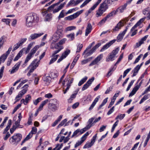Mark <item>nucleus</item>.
Here are the masks:
<instances>
[{"instance_id": "obj_57", "label": "nucleus", "mask_w": 150, "mask_h": 150, "mask_svg": "<svg viewBox=\"0 0 150 150\" xmlns=\"http://www.w3.org/2000/svg\"><path fill=\"white\" fill-rule=\"evenodd\" d=\"M89 128H88V127H87V126H86L84 128L81 129H79V131H80V134H81L83 133L84 132H86V130H87L89 129Z\"/></svg>"}, {"instance_id": "obj_24", "label": "nucleus", "mask_w": 150, "mask_h": 150, "mask_svg": "<svg viewBox=\"0 0 150 150\" xmlns=\"http://www.w3.org/2000/svg\"><path fill=\"white\" fill-rule=\"evenodd\" d=\"M127 6V4H125L124 5L118 8L116 10H115L116 13H117L119 11L121 13L123 12L126 9Z\"/></svg>"}, {"instance_id": "obj_55", "label": "nucleus", "mask_w": 150, "mask_h": 150, "mask_svg": "<svg viewBox=\"0 0 150 150\" xmlns=\"http://www.w3.org/2000/svg\"><path fill=\"white\" fill-rule=\"evenodd\" d=\"M76 93H75L71 95L70 98L68 100L69 103H71L72 102V100L76 97Z\"/></svg>"}, {"instance_id": "obj_64", "label": "nucleus", "mask_w": 150, "mask_h": 150, "mask_svg": "<svg viewBox=\"0 0 150 150\" xmlns=\"http://www.w3.org/2000/svg\"><path fill=\"white\" fill-rule=\"evenodd\" d=\"M120 91H117L116 93L114 95L113 98L112 99L115 101L116 99V97H118L119 93H120Z\"/></svg>"}, {"instance_id": "obj_14", "label": "nucleus", "mask_w": 150, "mask_h": 150, "mask_svg": "<svg viewBox=\"0 0 150 150\" xmlns=\"http://www.w3.org/2000/svg\"><path fill=\"white\" fill-rule=\"evenodd\" d=\"M146 17H145L140 19L137 23L131 29V31L133 30L135 28H136L138 26H139L140 25L145 21Z\"/></svg>"}, {"instance_id": "obj_44", "label": "nucleus", "mask_w": 150, "mask_h": 150, "mask_svg": "<svg viewBox=\"0 0 150 150\" xmlns=\"http://www.w3.org/2000/svg\"><path fill=\"white\" fill-rule=\"evenodd\" d=\"M67 37L70 40L72 41L74 38V33H73L68 34L67 35Z\"/></svg>"}, {"instance_id": "obj_22", "label": "nucleus", "mask_w": 150, "mask_h": 150, "mask_svg": "<svg viewBox=\"0 0 150 150\" xmlns=\"http://www.w3.org/2000/svg\"><path fill=\"white\" fill-rule=\"evenodd\" d=\"M65 4V2H64L63 3L61 4L57 8H56L55 9H54L53 10V13H54L58 12L59 11L63 8Z\"/></svg>"}, {"instance_id": "obj_42", "label": "nucleus", "mask_w": 150, "mask_h": 150, "mask_svg": "<svg viewBox=\"0 0 150 150\" xmlns=\"http://www.w3.org/2000/svg\"><path fill=\"white\" fill-rule=\"evenodd\" d=\"M80 55L79 54H77L76 56L72 62L71 66H74L76 64V62L80 57Z\"/></svg>"}, {"instance_id": "obj_18", "label": "nucleus", "mask_w": 150, "mask_h": 150, "mask_svg": "<svg viewBox=\"0 0 150 150\" xmlns=\"http://www.w3.org/2000/svg\"><path fill=\"white\" fill-rule=\"evenodd\" d=\"M52 42L51 44L50 48L51 49H58V48L60 47H62V46L59 45V43H57L56 44V42L57 41L56 40L54 41V40L52 39Z\"/></svg>"}, {"instance_id": "obj_7", "label": "nucleus", "mask_w": 150, "mask_h": 150, "mask_svg": "<svg viewBox=\"0 0 150 150\" xmlns=\"http://www.w3.org/2000/svg\"><path fill=\"white\" fill-rule=\"evenodd\" d=\"M12 50V46L10 47L8 50L5 53L3 54L0 57V65L2 63H3L7 57L8 55L10 53Z\"/></svg>"}, {"instance_id": "obj_19", "label": "nucleus", "mask_w": 150, "mask_h": 150, "mask_svg": "<svg viewBox=\"0 0 150 150\" xmlns=\"http://www.w3.org/2000/svg\"><path fill=\"white\" fill-rule=\"evenodd\" d=\"M52 101L56 102V99L51 100H50L51 103H49L48 106V107L51 109L52 110H55L57 109V107L55 104L52 103Z\"/></svg>"}, {"instance_id": "obj_4", "label": "nucleus", "mask_w": 150, "mask_h": 150, "mask_svg": "<svg viewBox=\"0 0 150 150\" xmlns=\"http://www.w3.org/2000/svg\"><path fill=\"white\" fill-rule=\"evenodd\" d=\"M22 138V135L21 134H16L10 138L9 142L12 144H15L20 141Z\"/></svg>"}, {"instance_id": "obj_59", "label": "nucleus", "mask_w": 150, "mask_h": 150, "mask_svg": "<svg viewBox=\"0 0 150 150\" xmlns=\"http://www.w3.org/2000/svg\"><path fill=\"white\" fill-rule=\"evenodd\" d=\"M143 56V54H140L135 59V61L134 62V64L137 63Z\"/></svg>"}, {"instance_id": "obj_5", "label": "nucleus", "mask_w": 150, "mask_h": 150, "mask_svg": "<svg viewBox=\"0 0 150 150\" xmlns=\"http://www.w3.org/2000/svg\"><path fill=\"white\" fill-rule=\"evenodd\" d=\"M40 46L37 45L35 46L31 50L30 52L27 55L25 59L24 63L25 64L28 62L31 58L33 55L35 54L37 50L39 49Z\"/></svg>"}, {"instance_id": "obj_36", "label": "nucleus", "mask_w": 150, "mask_h": 150, "mask_svg": "<svg viewBox=\"0 0 150 150\" xmlns=\"http://www.w3.org/2000/svg\"><path fill=\"white\" fill-rule=\"evenodd\" d=\"M51 79V77L50 76H47L46 74L42 78V79L44 81H46L48 83L50 82Z\"/></svg>"}, {"instance_id": "obj_33", "label": "nucleus", "mask_w": 150, "mask_h": 150, "mask_svg": "<svg viewBox=\"0 0 150 150\" xmlns=\"http://www.w3.org/2000/svg\"><path fill=\"white\" fill-rule=\"evenodd\" d=\"M5 36H3L0 38V50L3 47V46L5 41Z\"/></svg>"}, {"instance_id": "obj_37", "label": "nucleus", "mask_w": 150, "mask_h": 150, "mask_svg": "<svg viewBox=\"0 0 150 150\" xmlns=\"http://www.w3.org/2000/svg\"><path fill=\"white\" fill-rule=\"evenodd\" d=\"M97 6L95 4L87 12H86L85 15L86 16H88V14L91 13V11L94 10Z\"/></svg>"}, {"instance_id": "obj_60", "label": "nucleus", "mask_w": 150, "mask_h": 150, "mask_svg": "<svg viewBox=\"0 0 150 150\" xmlns=\"http://www.w3.org/2000/svg\"><path fill=\"white\" fill-rule=\"evenodd\" d=\"M137 29H135V28L133 30L131 31V30H130L129 33H131V36L133 37L137 33Z\"/></svg>"}, {"instance_id": "obj_53", "label": "nucleus", "mask_w": 150, "mask_h": 150, "mask_svg": "<svg viewBox=\"0 0 150 150\" xmlns=\"http://www.w3.org/2000/svg\"><path fill=\"white\" fill-rule=\"evenodd\" d=\"M63 49V47H60L58 48V49H57V50L54 52L52 54V56L54 57V56H56L55 55L59 52L61 50Z\"/></svg>"}, {"instance_id": "obj_49", "label": "nucleus", "mask_w": 150, "mask_h": 150, "mask_svg": "<svg viewBox=\"0 0 150 150\" xmlns=\"http://www.w3.org/2000/svg\"><path fill=\"white\" fill-rule=\"evenodd\" d=\"M108 99V98H106L103 100L101 104L99 105L98 108V109L99 110L103 106H104L106 103L107 102Z\"/></svg>"}, {"instance_id": "obj_8", "label": "nucleus", "mask_w": 150, "mask_h": 150, "mask_svg": "<svg viewBox=\"0 0 150 150\" xmlns=\"http://www.w3.org/2000/svg\"><path fill=\"white\" fill-rule=\"evenodd\" d=\"M83 11V10H81L80 11L77 12L76 13H74L73 14L68 16L65 18L66 20H71L75 18H76L80 14L82 13Z\"/></svg>"}, {"instance_id": "obj_31", "label": "nucleus", "mask_w": 150, "mask_h": 150, "mask_svg": "<svg viewBox=\"0 0 150 150\" xmlns=\"http://www.w3.org/2000/svg\"><path fill=\"white\" fill-rule=\"evenodd\" d=\"M69 78H70V77L66 78L65 79V80H64V81H63L62 82V83L63 86H64V85L65 82V81H68L67 84H68L70 85V86H71V84L72 83V82L74 81V79L73 78H72L71 79V80H70V81H69V80H70Z\"/></svg>"}, {"instance_id": "obj_25", "label": "nucleus", "mask_w": 150, "mask_h": 150, "mask_svg": "<svg viewBox=\"0 0 150 150\" xmlns=\"http://www.w3.org/2000/svg\"><path fill=\"white\" fill-rule=\"evenodd\" d=\"M101 45L100 43H99L96 44L90 50L89 52L87 53V54H92L93 52H95L96 49L99 47Z\"/></svg>"}, {"instance_id": "obj_28", "label": "nucleus", "mask_w": 150, "mask_h": 150, "mask_svg": "<svg viewBox=\"0 0 150 150\" xmlns=\"http://www.w3.org/2000/svg\"><path fill=\"white\" fill-rule=\"evenodd\" d=\"M122 24L123 23L121 21H120L113 29V30L114 31H118L122 26Z\"/></svg>"}, {"instance_id": "obj_50", "label": "nucleus", "mask_w": 150, "mask_h": 150, "mask_svg": "<svg viewBox=\"0 0 150 150\" xmlns=\"http://www.w3.org/2000/svg\"><path fill=\"white\" fill-rule=\"evenodd\" d=\"M93 58L92 57L89 58L85 60H83L81 62L82 65H84L88 63V61L91 60Z\"/></svg>"}, {"instance_id": "obj_15", "label": "nucleus", "mask_w": 150, "mask_h": 150, "mask_svg": "<svg viewBox=\"0 0 150 150\" xmlns=\"http://www.w3.org/2000/svg\"><path fill=\"white\" fill-rule=\"evenodd\" d=\"M43 34L44 33H43L32 34L30 35L29 38V39L30 40L35 39L37 38L40 37L43 35Z\"/></svg>"}, {"instance_id": "obj_30", "label": "nucleus", "mask_w": 150, "mask_h": 150, "mask_svg": "<svg viewBox=\"0 0 150 150\" xmlns=\"http://www.w3.org/2000/svg\"><path fill=\"white\" fill-rule=\"evenodd\" d=\"M36 67L37 66H29L28 67L27 69H30V70L27 74L28 76H30L31 75V73H32L34 70L36 69Z\"/></svg>"}, {"instance_id": "obj_63", "label": "nucleus", "mask_w": 150, "mask_h": 150, "mask_svg": "<svg viewBox=\"0 0 150 150\" xmlns=\"http://www.w3.org/2000/svg\"><path fill=\"white\" fill-rule=\"evenodd\" d=\"M65 11L64 10H62L60 13L59 16H58V19H59L61 18H63L64 17V12Z\"/></svg>"}, {"instance_id": "obj_35", "label": "nucleus", "mask_w": 150, "mask_h": 150, "mask_svg": "<svg viewBox=\"0 0 150 150\" xmlns=\"http://www.w3.org/2000/svg\"><path fill=\"white\" fill-rule=\"evenodd\" d=\"M141 66H136L132 71L133 74L132 75V76H135L138 73L139 70L140 69Z\"/></svg>"}, {"instance_id": "obj_21", "label": "nucleus", "mask_w": 150, "mask_h": 150, "mask_svg": "<svg viewBox=\"0 0 150 150\" xmlns=\"http://www.w3.org/2000/svg\"><path fill=\"white\" fill-rule=\"evenodd\" d=\"M92 27L90 23H88L86 30L85 35L87 36L88 34L90 33L92 30Z\"/></svg>"}, {"instance_id": "obj_34", "label": "nucleus", "mask_w": 150, "mask_h": 150, "mask_svg": "<svg viewBox=\"0 0 150 150\" xmlns=\"http://www.w3.org/2000/svg\"><path fill=\"white\" fill-rule=\"evenodd\" d=\"M8 125L5 128V129L4 130V132H3V134H4L6 133L7 132V131L10 129L11 126L12 124V122H11V120H9L8 121Z\"/></svg>"}, {"instance_id": "obj_46", "label": "nucleus", "mask_w": 150, "mask_h": 150, "mask_svg": "<svg viewBox=\"0 0 150 150\" xmlns=\"http://www.w3.org/2000/svg\"><path fill=\"white\" fill-rule=\"evenodd\" d=\"M94 144L91 142L86 143L83 147V148H88L91 147Z\"/></svg>"}, {"instance_id": "obj_58", "label": "nucleus", "mask_w": 150, "mask_h": 150, "mask_svg": "<svg viewBox=\"0 0 150 150\" xmlns=\"http://www.w3.org/2000/svg\"><path fill=\"white\" fill-rule=\"evenodd\" d=\"M76 28V27L74 26H69L68 27H67L65 29L66 31H71L73 30H74Z\"/></svg>"}, {"instance_id": "obj_32", "label": "nucleus", "mask_w": 150, "mask_h": 150, "mask_svg": "<svg viewBox=\"0 0 150 150\" xmlns=\"http://www.w3.org/2000/svg\"><path fill=\"white\" fill-rule=\"evenodd\" d=\"M28 87V85L27 84H25L23 87V88H25L23 89L22 90L19 92V93L21 95V96H22L27 91V88Z\"/></svg>"}, {"instance_id": "obj_48", "label": "nucleus", "mask_w": 150, "mask_h": 150, "mask_svg": "<svg viewBox=\"0 0 150 150\" xmlns=\"http://www.w3.org/2000/svg\"><path fill=\"white\" fill-rule=\"evenodd\" d=\"M125 114H119L115 118V119L116 120H117L118 119H119L120 120H122L123 119V118L125 116Z\"/></svg>"}, {"instance_id": "obj_62", "label": "nucleus", "mask_w": 150, "mask_h": 150, "mask_svg": "<svg viewBox=\"0 0 150 150\" xmlns=\"http://www.w3.org/2000/svg\"><path fill=\"white\" fill-rule=\"evenodd\" d=\"M132 69L130 68L127 69L124 72L123 75V78H125L127 74H128L129 71L131 70Z\"/></svg>"}, {"instance_id": "obj_16", "label": "nucleus", "mask_w": 150, "mask_h": 150, "mask_svg": "<svg viewBox=\"0 0 150 150\" xmlns=\"http://www.w3.org/2000/svg\"><path fill=\"white\" fill-rule=\"evenodd\" d=\"M103 57V55L100 54L90 64V65H95L97 64L101 60Z\"/></svg>"}, {"instance_id": "obj_27", "label": "nucleus", "mask_w": 150, "mask_h": 150, "mask_svg": "<svg viewBox=\"0 0 150 150\" xmlns=\"http://www.w3.org/2000/svg\"><path fill=\"white\" fill-rule=\"evenodd\" d=\"M122 24L123 23L121 21H120L113 29V30L114 31H118L122 26Z\"/></svg>"}, {"instance_id": "obj_20", "label": "nucleus", "mask_w": 150, "mask_h": 150, "mask_svg": "<svg viewBox=\"0 0 150 150\" xmlns=\"http://www.w3.org/2000/svg\"><path fill=\"white\" fill-rule=\"evenodd\" d=\"M45 54V52H44L39 57L40 60L39 61H37V59H35L32 62V64H33L34 65V66H38V65H39L40 60L43 58Z\"/></svg>"}, {"instance_id": "obj_9", "label": "nucleus", "mask_w": 150, "mask_h": 150, "mask_svg": "<svg viewBox=\"0 0 150 150\" xmlns=\"http://www.w3.org/2000/svg\"><path fill=\"white\" fill-rule=\"evenodd\" d=\"M89 134V133L88 132L85 133L83 136L81 137L80 141H78V142L75 144L74 145V147L76 148L79 146L81 145L86 139L87 137Z\"/></svg>"}, {"instance_id": "obj_17", "label": "nucleus", "mask_w": 150, "mask_h": 150, "mask_svg": "<svg viewBox=\"0 0 150 150\" xmlns=\"http://www.w3.org/2000/svg\"><path fill=\"white\" fill-rule=\"evenodd\" d=\"M148 35H146L143 37L138 42L136 43V46L137 47H139L141 45L144 43V42L146 40V39L148 37Z\"/></svg>"}, {"instance_id": "obj_39", "label": "nucleus", "mask_w": 150, "mask_h": 150, "mask_svg": "<svg viewBox=\"0 0 150 150\" xmlns=\"http://www.w3.org/2000/svg\"><path fill=\"white\" fill-rule=\"evenodd\" d=\"M49 101V100L46 99L44 101H42L40 105L39 108V109H41V110L43 108V107L47 104L48 102Z\"/></svg>"}, {"instance_id": "obj_43", "label": "nucleus", "mask_w": 150, "mask_h": 150, "mask_svg": "<svg viewBox=\"0 0 150 150\" xmlns=\"http://www.w3.org/2000/svg\"><path fill=\"white\" fill-rule=\"evenodd\" d=\"M138 90V89L134 86L132 91L129 93V96H131L134 95Z\"/></svg>"}, {"instance_id": "obj_41", "label": "nucleus", "mask_w": 150, "mask_h": 150, "mask_svg": "<svg viewBox=\"0 0 150 150\" xmlns=\"http://www.w3.org/2000/svg\"><path fill=\"white\" fill-rule=\"evenodd\" d=\"M88 78L87 76H86L84 78H83L81 81H80L78 83V85L79 86H80L83 84L87 80Z\"/></svg>"}, {"instance_id": "obj_1", "label": "nucleus", "mask_w": 150, "mask_h": 150, "mask_svg": "<svg viewBox=\"0 0 150 150\" xmlns=\"http://www.w3.org/2000/svg\"><path fill=\"white\" fill-rule=\"evenodd\" d=\"M39 18L37 14L34 13H31L27 14L26 18V25L29 27H32L33 23H37Z\"/></svg>"}, {"instance_id": "obj_13", "label": "nucleus", "mask_w": 150, "mask_h": 150, "mask_svg": "<svg viewBox=\"0 0 150 150\" xmlns=\"http://www.w3.org/2000/svg\"><path fill=\"white\" fill-rule=\"evenodd\" d=\"M128 28L126 27V29L123 31V32L120 33L117 37V42H120L122 39L123 36L125 34L126 32L128 30Z\"/></svg>"}, {"instance_id": "obj_11", "label": "nucleus", "mask_w": 150, "mask_h": 150, "mask_svg": "<svg viewBox=\"0 0 150 150\" xmlns=\"http://www.w3.org/2000/svg\"><path fill=\"white\" fill-rule=\"evenodd\" d=\"M116 40L114 39L110 41L109 42L103 46L102 48L100 50V52H103L105 50L108 49L110 46L115 42Z\"/></svg>"}, {"instance_id": "obj_45", "label": "nucleus", "mask_w": 150, "mask_h": 150, "mask_svg": "<svg viewBox=\"0 0 150 150\" xmlns=\"http://www.w3.org/2000/svg\"><path fill=\"white\" fill-rule=\"evenodd\" d=\"M19 66L13 67L11 70H9L11 74H13L16 72L19 68Z\"/></svg>"}, {"instance_id": "obj_6", "label": "nucleus", "mask_w": 150, "mask_h": 150, "mask_svg": "<svg viewBox=\"0 0 150 150\" xmlns=\"http://www.w3.org/2000/svg\"><path fill=\"white\" fill-rule=\"evenodd\" d=\"M119 50V48L118 47H117L115 49L113 50L111 53L110 54L108 57L106 59L107 62L112 61L114 59L116 55L118 53Z\"/></svg>"}, {"instance_id": "obj_10", "label": "nucleus", "mask_w": 150, "mask_h": 150, "mask_svg": "<svg viewBox=\"0 0 150 150\" xmlns=\"http://www.w3.org/2000/svg\"><path fill=\"white\" fill-rule=\"evenodd\" d=\"M70 50L69 49H67L62 54L61 56L58 59L57 62L59 63L63 59H65L70 53Z\"/></svg>"}, {"instance_id": "obj_40", "label": "nucleus", "mask_w": 150, "mask_h": 150, "mask_svg": "<svg viewBox=\"0 0 150 150\" xmlns=\"http://www.w3.org/2000/svg\"><path fill=\"white\" fill-rule=\"evenodd\" d=\"M50 75L51 76V78H52L54 79L57 77L58 73L57 72H55V71H52L50 72Z\"/></svg>"}, {"instance_id": "obj_56", "label": "nucleus", "mask_w": 150, "mask_h": 150, "mask_svg": "<svg viewBox=\"0 0 150 150\" xmlns=\"http://www.w3.org/2000/svg\"><path fill=\"white\" fill-rule=\"evenodd\" d=\"M92 0H86L80 6L81 8H82L85 6H86Z\"/></svg>"}, {"instance_id": "obj_51", "label": "nucleus", "mask_w": 150, "mask_h": 150, "mask_svg": "<svg viewBox=\"0 0 150 150\" xmlns=\"http://www.w3.org/2000/svg\"><path fill=\"white\" fill-rule=\"evenodd\" d=\"M83 47L82 44H79L77 46V49L76 52L77 53L80 52Z\"/></svg>"}, {"instance_id": "obj_38", "label": "nucleus", "mask_w": 150, "mask_h": 150, "mask_svg": "<svg viewBox=\"0 0 150 150\" xmlns=\"http://www.w3.org/2000/svg\"><path fill=\"white\" fill-rule=\"evenodd\" d=\"M23 55L22 50H21L18 53L17 55L15 57L14 60V61L17 60L19 58H20Z\"/></svg>"}, {"instance_id": "obj_47", "label": "nucleus", "mask_w": 150, "mask_h": 150, "mask_svg": "<svg viewBox=\"0 0 150 150\" xmlns=\"http://www.w3.org/2000/svg\"><path fill=\"white\" fill-rule=\"evenodd\" d=\"M115 69V68L113 67L111 68L109 70L108 74L107 75V77L108 78L112 74V72Z\"/></svg>"}, {"instance_id": "obj_12", "label": "nucleus", "mask_w": 150, "mask_h": 150, "mask_svg": "<svg viewBox=\"0 0 150 150\" xmlns=\"http://www.w3.org/2000/svg\"><path fill=\"white\" fill-rule=\"evenodd\" d=\"M95 44V42H93L91 44H90L86 48V50L83 52L82 55L85 54V57H86L91 55V54H87V53L89 52V51H90V50H88L91 49L92 46L94 45Z\"/></svg>"}, {"instance_id": "obj_2", "label": "nucleus", "mask_w": 150, "mask_h": 150, "mask_svg": "<svg viewBox=\"0 0 150 150\" xmlns=\"http://www.w3.org/2000/svg\"><path fill=\"white\" fill-rule=\"evenodd\" d=\"M108 8V6L105 2L100 4L98 9L96 11V16L97 17L101 16Z\"/></svg>"}, {"instance_id": "obj_26", "label": "nucleus", "mask_w": 150, "mask_h": 150, "mask_svg": "<svg viewBox=\"0 0 150 150\" xmlns=\"http://www.w3.org/2000/svg\"><path fill=\"white\" fill-rule=\"evenodd\" d=\"M94 119L95 117H93L91 118L88 120V125L86 126L88 128H89L90 129L91 127L93 125V124L94 123H93V122L94 121L93 120Z\"/></svg>"}, {"instance_id": "obj_29", "label": "nucleus", "mask_w": 150, "mask_h": 150, "mask_svg": "<svg viewBox=\"0 0 150 150\" xmlns=\"http://www.w3.org/2000/svg\"><path fill=\"white\" fill-rule=\"evenodd\" d=\"M59 33V32H57L53 35L52 39L54 40V41L55 40L57 41L61 37V35Z\"/></svg>"}, {"instance_id": "obj_23", "label": "nucleus", "mask_w": 150, "mask_h": 150, "mask_svg": "<svg viewBox=\"0 0 150 150\" xmlns=\"http://www.w3.org/2000/svg\"><path fill=\"white\" fill-rule=\"evenodd\" d=\"M52 13H48L45 16L44 21L45 22H50L52 20Z\"/></svg>"}, {"instance_id": "obj_54", "label": "nucleus", "mask_w": 150, "mask_h": 150, "mask_svg": "<svg viewBox=\"0 0 150 150\" xmlns=\"http://www.w3.org/2000/svg\"><path fill=\"white\" fill-rule=\"evenodd\" d=\"M149 98L148 95H145L141 99L139 103L140 104H142L145 100L148 99Z\"/></svg>"}, {"instance_id": "obj_3", "label": "nucleus", "mask_w": 150, "mask_h": 150, "mask_svg": "<svg viewBox=\"0 0 150 150\" xmlns=\"http://www.w3.org/2000/svg\"><path fill=\"white\" fill-rule=\"evenodd\" d=\"M117 14L115 10H113L108 14L107 16L101 20L98 23V25L101 26L104 24L107 21L111 20L113 17Z\"/></svg>"}, {"instance_id": "obj_52", "label": "nucleus", "mask_w": 150, "mask_h": 150, "mask_svg": "<svg viewBox=\"0 0 150 150\" xmlns=\"http://www.w3.org/2000/svg\"><path fill=\"white\" fill-rule=\"evenodd\" d=\"M58 56V55H57L54 57H53V58L51 59L49 62V64H50L54 62L57 59Z\"/></svg>"}, {"instance_id": "obj_61", "label": "nucleus", "mask_w": 150, "mask_h": 150, "mask_svg": "<svg viewBox=\"0 0 150 150\" xmlns=\"http://www.w3.org/2000/svg\"><path fill=\"white\" fill-rule=\"evenodd\" d=\"M42 100L41 97H39L33 101V103L35 105H37L38 103Z\"/></svg>"}]
</instances>
